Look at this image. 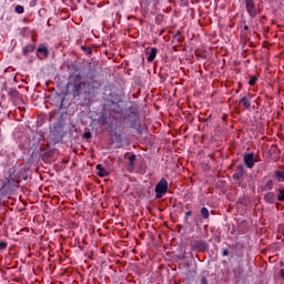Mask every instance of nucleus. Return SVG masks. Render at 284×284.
Returning <instances> with one entry per match:
<instances>
[{
  "mask_svg": "<svg viewBox=\"0 0 284 284\" xmlns=\"http://www.w3.org/2000/svg\"><path fill=\"white\" fill-rule=\"evenodd\" d=\"M83 139L88 140V139H92V133L90 131L84 132L83 134Z\"/></svg>",
  "mask_w": 284,
  "mask_h": 284,
  "instance_id": "obj_26",
  "label": "nucleus"
},
{
  "mask_svg": "<svg viewBox=\"0 0 284 284\" xmlns=\"http://www.w3.org/2000/svg\"><path fill=\"white\" fill-rule=\"evenodd\" d=\"M30 52H34V45H32V44L27 45V47L23 49V54H30Z\"/></svg>",
  "mask_w": 284,
  "mask_h": 284,
  "instance_id": "obj_17",
  "label": "nucleus"
},
{
  "mask_svg": "<svg viewBox=\"0 0 284 284\" xmlns=\"http://www.w3.org/2000/svg\"><path fill=\"white\" fill-rule=\"evenodd\" d=\"M170 2L172 3V0H170Z\"/></svg>",
  "mask_w": 284,
  "mask_h": 284,
  "instance_id": "obj_36",
  "label": "nucleus"
},
{
  "mask_svg": "<svg viewBox=\"0 0 284 284\" xmlns=\"http://www.w3.org/2000/svg\"><path fill=\"white\" fill-rule=\"evenodd\" d=\"M8 248V242H0V252Z\"/></svg>",
  "mask_w": 284,
  "mask_h": 284,
  "instance_id": "obj_23",
  "label": "nucleus"
},
{
  "mask_svg": "<svg viewBox=\"0 0 284 284\" xmlns=\"http://www.w3.org/2000/svg\"><path fill=\"white\" fill-rule=\"evenodd\" d=\"M173 39L178 41V43H183V38L181 37V31H178L174 36Z\"/></svg>",
  "mask_w": 284,
  "mask_h": 284,
  "instance_id": "obj_19",
  "label": "nucleus"
},
{
  "mask_svg": "<svg viewBox=\"0 0 284 284\" xmlns=\"http://www.w3.org/2000/svg\"><path fill=\"white\" fill-rule=\"evenodd\" d=\"M155 23H156L158 26H161V23H163V16H162V14H158V16L155 17Z\"/></svg>",
  "mask_w": 284,
  "mask_h": 284,
  "instance_id": "obj_22",
  "label": "nucleus"
},
{
  "mask_svg": "<svg viewBox=\"0 0 284 284\" xmlns=\"http://www.w3.org/2000/svg\"><path fill=\"white\" fill-rule=\"evenodd\" d=\"M195 225H199V221L197 220H195Z\"/></svg>",
  "mask_w": 284,
  "mask_h": 284,
  "instance_id": "obj_35",
  "label": "nucleus"
},
{
  "mask_svg": "<svg viewBox=\"0 0 284 284\" xmlns=\"http://www.w3.org/2000/svg\"><path fill=\"white\" fill-rule=\"evenodd\" d=\"M277 201L280 202L284 201V187L278 189Z\"/></svg>",
  "mask_w": 284,
  "mask_h": 284,
  "instance_id": "obj_20",
  "label": "nucleus"
},
{
  "mask_svg": "<svg viewBox=\"0 0 284 284\" xmlns=\"http://www.w3.org/2000/svg\"><path fill=\"white\" fill-rule=\"evenodd\" d=\"M240 103H242V105L245 108V110H250V108L252 106L250 97H243L242 99H240Z\"/></svg>",
  "mask_w": 284,
  "mask_h": 284,
  "instance_id": "obj_14",
  "label": "nucleus"
},
{
  "mask_svg": "<svg viewBox=\"0 0 284 284\" xmlns=\"http://www.w3.org/2000/svg\"><path fill=\"white\" fill-rule=\"evenodd\" d=\"M245 8L246 12H248V16L254 19L256 14H258V11L256 10V3H254V0H245Z\"/></svg>",
  "mask_w": 284,
  "mask_h": 284,
  "instance_id": "obj_4",
  "label": "nucleus"
},
{
  "mask_svg": "<svg viewBox=\"0 0 284 284\" xmlns=\"http://www.w3.org/2000/svg\"><path fill=\"white\" fill-rule=\"evenodd\" d=\"M200 214H201L202 219H204V221H210V210L207 207L203 206L200 210Z\"/></svg>",
  "mask_w": 284,
  "mask_h": 284,
  "instance_id": "obj_15",
  "label": "nucleus"
},
{
  "mask_svg": "<svg viewBox=\"0 0 284 284\" xmlns=\"http://www.w3.org/2000/svg\"><path fill=\"white\" fill-rule=\"evenodd\" d=\"M191 248L193 250V252H205L207 250V244L205 241H194L191 244Z\"/></svg>",
  "mask_w": 284,
  "mask_h": 284,
  "instance_id": "obj_5",
  "label": "nucleus"
},
{
  "mask_svg": "<svg viewBox=\"0 0 284 284\" xmlns=\"http://www.w3.org/2000/svg\"><path fill=\"white\" fill-rule=\"evenodd\" d=\"M192 214H193L192 211H187V212H185V215H184V216L190 217V216H192Z\"/></svg>",
  "mask_w": 284,
  "mask_h": 284,
  "instance_id": "obj_29",
  "label": "nucleus"
},
{
  "mask_svg": "<svg viewBox=\"0 0 284 284\" xmlns=\"http://www.w3.org/2000/svg\"><path fill=\"white\" fill-rule=\"evenodd\" d=\"M245 174H246L245 168H243V165H237V170L233 174V180L234 181H241V179H243L245 176Z\"/></svg>",
  "mask_w": 284,
  "mask_h": 284,
  "instance_id": "obj_7",
  "label": "nucleus"
},
{
  "mask_svg": "<svg viewBox=\"0 0 284 284\" xmlns=\"http://www.w3.org/2000/svg\"><path fill=\"white\" fill-rule=\"evenodd\" d=\"M3 134L1 133V130H0V144L3 143Z\"/></svg>",
  "mask_w": 284,
  "mask_h": 284,
  "instance_id": "obj_32",
  "label": "nucleus"
},
{
  "mask_svg": "<svg viewBox=\"0 0 284 284\" xmlns=\"http://www.w3.org/2000/svg\"><path fill=\"white\" fill-rule=\"evenodd\" d=\"M37 52L39 54V59H45L49 54L48 47H39Z\"/></svg>",
  "mask_w": 284,
  "mask_h": 284,
  "instance_id": "obj_13",
  "label": "nucleus"
},
{
  "mask_svg": "<svg viewBox=\"0 0 284 284\" xmlns=\"http://www.w3.org/2000/svg\"><path fill=\"white\" fill-rule=\"evenodd\" d=\"M244 164L246 168H248V170H252V168L256 165V161L254 160V152L244 155Z\"/></svg>",
  "mask_w": 284,
  "mask_h": 284,
  "instance_id": "obj_6",
  "label": "nucleus"
},
{
  "mask_svg": "<svg viewBox=\"0 0 284 284\" xmlns=\"http://www.w3.org/2000/svg\"><path fill=\"white\" fill-rule=\"evenodd\" d=\"M256 81H258V78L251 77L250 80H248V85H251V87L256 85Z\"/></svg>",
  "mask_w": 284,
  "mask_h": 284,
  "instance_id": "obj_21",
  "label": "nucleus"
},
{
  "mask_svg": "<svg viewBox=\"0 0 284 284\" xmlns=\"http://www.w3.org/2000/svg\"><path fill=\"white\" fill-rule=\"evenodd\" d=\"M100 121H101L102 125H106V123H108V116L102 115V116L100 118Z\"/></svg>",
  "mask_w": 284,
  "mask_h": 284,
  "instance_id": "obj_25",
  "label": "nucleus"
},
{
  "mask_svg": "<svg viewBox=\"0 0 284 284\" xmlns=\"http://www.w3.org/2000/svg\"><path fill=\"white\" fill-rule=\"evenodd\" d=\"M222 256H230V250L223 248Z\"/></svg>",
  "mask_w": 284,
  "mask_h": 284,
  "instance_id": "obj_28",
  "label": "nucleus"
},
{
  "mask_svg": "<svg viewBox=\"0 0 284 284\" xmlns=\"http://www.w3.org/2000/svg\"><path fill=\"white\" fill-rule=\"evenodd\" d=\"M260 190H262V192H272V190H274V180H267L265 185L260 186Z\"/></svg>",
  "mask_w": 284,
  "mask_h": 284,
  "instance_id": "obj_12",
  "label": "nucleus"
},
{
  "mask_svg": "<svg viewBox=\"0 0 284 284\" xmlns=\"http://www.w3.org/2000/svg\"><path fill=\"white\" fill-rule=\"evenodd\" d=\"M99 88H101V81L94 78H89L87 81H83L81 74L70 75L67 84L69 94H72L74 99L85 97V94H92V92L99 90Z\"/></svg>",
  "mask_w": 284,
  "mask_h": 284,
  "instance_id": "obj_1",
  "label": "nucleus"
},
{
  "mask_svg": "<svg viewBox=\"0 0 284 284\" xmlns=\"http://www.w3.org/2000/svg\"><path fill=\"white\" fill-rule=\"evenodd\" d=\"M274 176L277 183H284V165L274 171Z\"/></svg>",
  "mask_w": 284,
  "mask_h": 284,
  "instance_id": "obj_10",
  "label": "nucleus"
},
{
  "mask_svg": "<svg viewBox=\"0 0 284 284\" xmlns=\"http://www.w3.org/2000/svg\"><path fill=\"white\" fill-rule=\"evenodd\" d=\"M136 161V154L129 156V170H134V162Z\"/></svg>",
  "mask_w": 284,
  "mask_h": 284,
  "instance_id": "obj_16",
  "label": "nucleus"
},
{
  "mask_svg": "<svg viewBox=\"0 0 284 284\" xmlns=\"http://www.w3.org/2000/svg\"><path fill=\"white\" fill-rule=\"evenodd\" d=\"M159 53V49L156 48H151L150 50H145V54L148 55V61L149 63H152L154 59H156V54Z\"/></svg>",
  "mask_w": 284,
  "mask_h": 284,
  "instance_id": "obj_9",
  "label": "nucleus"
},
{
  "mask_svg": "<svg viewBox=\"0 0 284 284\" xmlns=\"http://www.w3.org/2000/svg\"><path fill=\"white\" fill-rule=\"evenodd\" d=\"M114 136H115L116 141H121V134L115 133Z\"/></svg>",
  "mask_w": 284,
  "mask_h": 284,
  "instance_id": "obj_31",
  "label": "nucleus"
},
{
  "mask_svg": "<svg viewBox=\"0 0 284 284\" xmlns=\"http://www.w3.org/2000/svg\"><path fill=\"white\" fill-rule=\"evenodd\" d=\"M14 10L17 14H23V12H26V9L21 4L16 6Z\"/></svg>",
  "mask_w": 284,
  "mask_h": 284,
  "instance_id": "obj_18",
  "label": "nucleus"
},
{
  "mask_svg": "<svg viewBox=\"0 0 284 284\" xmlns=\"http://www.w3.org/2000/svg\"><path fill=\"white\" fill-rule=\"evenodd\" d=\"M244 30H245V31L250 30V27H248L247 24L244 26Z\"/></svg>",
  "mask_w": 284,
  "mask_h": 284,
  "instance_id": "obj_33",
  "label": "nucleus"
},
{
  "mask_svg": "<svg viewBox=\"0 0 284 284\" xmlns=\"http://www.w3.org/2000/svg\"><path fill=\"white\" fill-rule=\"evenodd\" d=\"M81 50H83V52H87L88 54H92V49L91 48H88L85 45H82L81 47Z\"/></svg>",
  "mask_w": 284,
  "mask_h": 284,
  "instance_id": "obj_24",
  "label": "nucleus"
},
{
  "mask_svg": "<svg viewBox=\"0 0 284 284\" xmlns=\"http://www.w3.org/2000/svg\"><path fill=\"white\" fill-rule=\"evenodd\" d=\"M170 184L165 178H162L155 185V199H163L168 194Z\"/></svg>",
  "mask_w": 284,
  "mask_h": 284,
  "instance_id": "obj_3",
  "label": "nucleus"
},
{
  "mask_svg": "<svg viewBox=\"0 0 284 284\" xmlns=\"http://www.w3.org/2000/svg\"><path fill=\"white\" fill-rule=\"evenodd\" d=\"M184 224L186 225V227H190V225H192V223H190V217L184 216Z\"/></svg>",
  "mask_w": 284,
  "mask_h": 284,
  "instance_id": "obj_27",
  "label": "nucleus"
},
{
  "mask_svg": "<svg viewBox=\"0 0 284 284\" xmlns=\"http://www.w3.org/2000/svg\"><path fill=\"white\" fill-rule=\"evenodd\" d=\"M280 276H281V278H284V268L280 270Z\"/></svg>",
  "mask_w": 284,
  "mask_h": 284,
  "instance_id": "obj_30",
  "label": "nucleus"
},
{
  "mask_svg": "<svg viewBox=\"0 0 284 284\" xmlns=\"http://www.w3.org/2000/svg\"><path fill=\"white\" fill-rule=\"evenodd\" d=\"M264 201L265 203H268L270 205H274L276 203V193L270 191L264 194Z\"/></svg>",
  "mask_w": 284,
  "mask_h": 284,
  "instance_id": "obj_8",
  "label": "nucleus"
},
{
  "mask_svg": "<svg viewBox=\"0 0 284 284\" xmlns=\"http://www.w3.org/2000/svg\"><path fill=\"white\" fill-rule=\"evenodd\" d=\"M125 120L130 124L136 134H143V125L141 124V116L139 115V109L136 106H130Z\"/></svg>",
  "mask_w": 284,
  "mask_h": 284,
  "instance_id": "obj_2",
  "label": "nucleus"
},
{
  "mask_svg": "<svg viewBox=\"0 0 284 284\" xmlns=\"http://www.w3.org/2000/svg\"><path fill=\"white\" fill-rule=\"evenodd\" d=\"M3 187H6V186H2V187L0 189V192H3Z\"/></svg>",
  "mask_w": 284,
  "mask_h": 284,
  "instance_id": "obj_34",
  "label": "nucleus"
},
{
  "mask_svg": "<svg viewBox=\"0 0 284 284\" xmlns=\"http://www.w3.org/2000/svg\"><path fill=\"white\" fill-rule=\"evenodd\" d=\"M95 170H98V176L104 179V176H110V172L103 168L101 164H97Z\"/></svg>",
  "mask_w": 284,
  "mask_h": 284,
  "instance_id": "obj_11",
  "label": "nucleus"
}]
</instances>
